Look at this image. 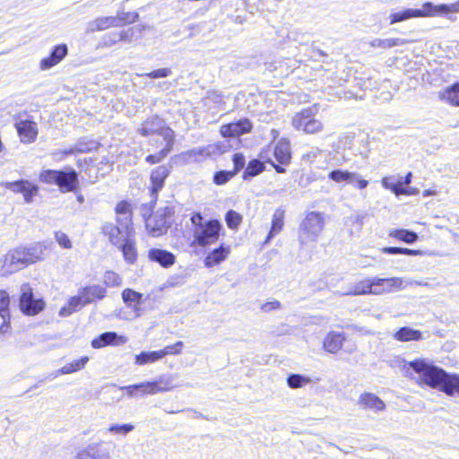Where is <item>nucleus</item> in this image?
I'll list each match as a JSON object with an SVG mask.
<instances>
[{"mask_svg":"<svg viewBox=\"0 0 459 459\" xmlns=\"http://www.w3.org/2000/svg\"><path fill=\"white\" fill-rule=\"evenodd\" d=\"M88 361H89V358L87 356H83L79 359L74 360L73 362L65 365L58 370L49 374L44 379L39 380V383L36 384L35 385L31 386L30 389L38 387L39 384L44 382L45 380H48V379L53 380L56 377H57L59 375L71 374V373L76 372V371L83 368Z\"/></svg>","mask_w":459,"mask_h":459,"instance_id":"6ab92c4d","label":"nucleus"},{"mask_svg":"<svg viewBox=\"0 0 459 459\" xmlns=\"http://www.w3.org/2000/svg\"><path fill=\"white\" fill-rule=\"evenodd\" d=\"M45 301L42 298H36L33 289L29 283H24L20 289L19 307L26 316H36L45 308Z\"/></svg>","mask_w":459,"mask_h":459,"instance_id":"9d476101","label":"nucleus"},{"mask_svg":"<svg viewBox=\"0 0 459 459\" xmlns=\"http://www.w3.org/2000/svg\"><path fill=\"white\" fill-rule=\"evenodd\" d=\"M253 125L248 118H242L238 121L221 126V134L223 137H238L251 132Z\"/></svg>","mask_w":459,"mask_h":459,"instance_id":"2eb2a0df","label":"nucleus"},{"mask_svg":"<svg viewBox=\"0 0 459 459\" xmlns=\"http://www.w3.org/2000/svg\"><path fill=\"white\" fill-rule=\"evenodd\" d=\"M116 18L118 19L117 22H119L120 27L126 24L134 23L138 20L139 14L136 12H118Z\"/></svg>","mask_w":459,"mask_h":459,"instance_id":"49530a36","label":"nucleus"},{"mask_svg":"<svg viewBox=\"0 0 459 459\" xmlns=\"http://www.w3.org/2000/svg\"><path fill=\"white\" fill-rule=\"evenodd\" d=\"M363 215H351L346 219V225H351L356 227L357 231H359L363 226Z\"/></svg>","mask_w":459,"mask_h":459,"instance_id":"052dcab7","label":"nucleus"},{"mask_svg":"<svg viewBox=\"0 0 459 459\" xmlns=\"http://www.w3.org/2000/svg\"><path fill=\"white\" fill-rule=\"evenodd\" d=\"M118 41H121V36H119L118 32H111L103 37L105 46L110 47Z\"/></svg>","mask_w":459,"mask_h":459,"instance_id":"680f3d73","label":"nucleus"},{"mask_svg":"<svg viewBox=\"0 0 459 459\" xmlns=\"http://www.w3.org/2000/svg\"><path fill=\"white\" fill-rule=\"evenodd\" d=\"M283 224V212L277 211L273 216L271 229L266 236L265 243L270 242L278 233L281 232Z\"/></svg>","mask_w":459,"mask_h":459,"instance_id":"e433bc0d","label":"nucleus"},{"mask_svg":"<svg viewBox=\"0 0 459 459\" xmlns=\"http://www.w3.org/2000/svg\"><path fill=\"white\" fill-rule=\"evenodd\" d=\"M68 54V48L65 44L55 46L49 56L40 61V68L48 70L60 63Z\"/></svg>","mask_w":459,"mask_h":459,"instance_id":"b1692460","label":"nucleus"},{"mask_svg":"<svg viewBox=\"0 0 459 459\" xmlns=\"http://www.w3.org/2000/svg\"><path fill=\"white\" fill-rule=\"evenodd\" d=\"M390 236L406 244H413L418 240L416 232L404 229L395 230L390 233Z\"/></svg>","mask_w":459,"mask_h":459,"instance_id":"ea45409f","label":"nucleus"},{"mask_svg":"<svg viewBox=\"0 0 459 459\" xmlns=\"http://www.w3.org/2000/svg\"><path fill=\"white\" fill-rule=\"evenodd\" d=\"M175 207L170 202H166L152 215L145 220V226L152 237H160L167 233L174 222Z\"/></svg>","mask_w":459,"mask_h":459,"instance_id":"423d86ee","label":"nucleus"},{"mask_svg":"<svg viewBox=\"0 0 459 459\" xmlns=\"http://www.w3.org/2000/svg\"><path fill=\"white\" fill-rule=\"evenodd\" d=\"M10 296L6 290H0V316L2 319L10 316Z\"/></svg>","mask_w":459,"mask_h":459,"instance_id":"37998d69","label":"nucleus"},{"mask_svg":"<svg viewBox=\"0 0 459 459\" xmlns=\"http://www.w3.org/2000/svg\"><path fill=\"white\" fill-rule=\"evenodd\" d=\"M101 231L108 237L109 242L116 247L134 233L131 220L128 218L121 219L120 217H117V224L105 222L101 227Z\"/></svg>","mask_w":459,"mask_h":459,"instance_id":"6e6552de","label":"nucleus"},{"mask_svg":"<svg viewBox=\"0 0 459 459\" xmlns=\"http://www.w3.org/2000/svg\"><path fill=\"white\" fill-rule=\"evenodd\" d=\"M122 299L127 307L136 310L137 307L141 304L142 294L132 289H126L122 292Z\"/></svg>","mask_w":459,"mask_h":459,"instance_id":"4c0bfd02","label":"nucleus"},{"mask_svg":"<svg viewBox=\"0 0 459 459\" xmlns=\"http://www.w3.org/2000/svg\"><path fill=\"white\" fill-rule=\"evenodd\" d=\"M190 221L194 228V243L199 247H205L215 243L220 237L222 225L217 219L204 221L201 212L192 213Z\"/></svg>","mask_w":459,"mask_h":459,"instance_id":"7ed1b4c3","label":"nucleus"},{"mask_svg":"<svg viewBox=\"0 0 459 459\" xmlns=\"http://www.w3.org/2000/svg\"><path fill=\"white\" fill-rule=\"evenodd\" d=\"M104 282L108 286L114 287L121 285L122 280L117 273L108 271L104 275Z\"/></svg>","mask_w":459,"mask_h":459,"instance_id":"4d7b16f0","label":"nucleus"},{"mask_svg":"<svg viewBox=\"0 0 459 459\" xmlns=\"http://www.w3.org/2000/svg\"><path fill=\"white\" fill-rule=\"evenodd\" d=\"M148 258L163 268H169L176 263L175 255L170 251L161 248H151L148 251Z\"/></svg>","mask_w":459,"mask_h":459,"instance_id":"393cba45","label":"nucleus"},{"mask_svg":"<svg viewBox=\"0 0 459 459\" xmlns=\"http://www.w3.org/2000/svg\"><path fill=\"white\" fill-rule=\"evenodd\" d=\"M116 212L121 219L128 218L132 221L131 218V209H130V204L126 201H121L119 202L116 206Z\"/></svg>","mask_w":459,"mask_h":459,"instance_id":"864d4df0","label":"nucleus"},{"mask_svg":"<svg viewBox=\"0 0 459 459\" xmlns=\"http://www.w3.org/2000/svg\"><path fill=\"white\" fill-rule=\"evenodd\" d=\"M94 449L91 445H88L84 449L79 451L76 455L75 459H92V450Z\"/></svg>","mask_w":459,"mask_h":459,"instance_id":"e2e57ef3","label":"nucleus"},{"mask_svg":"<svg viewBox=\"0 0 459 459\" xmlns=\"http://www.w3.org/2000/svg\"><path fill=\"white\" fill-rule=\"evenodd\" d=\"M40 182L58 186L61 193H77L80 186L79 174L71 167L62 169H44L39 173Z\"/></svg>","mask_w":459,"mask_h":459,"instance_id":"20e7f679","label":"nucleus"},{"mask_svg":"<svg viewBox=\"0 0 459 459\" xmlns=\"http://www.w3.org/2000/svg\"><path fill=\"white\" fill-rule=\"evenodd\" d=\"M382 186L384 188L390 190L396 196L404 195H413L414 192H410L409 189L402 184H400L399 178H396L395 176L385 177L382 178Z\"/></svg>","mask_w":459,"mask_h":459,"instance_id":"c756f323","label":"nucleus"},{"mask_svg":"<svg viewBox=\"0 0 459 459\" xmlns=\"http://www.w3.org/2000/svg\"><path fill=\"white\" fill-rule=\"evenodd\" d=\"M118 19L116 16L100 17L89 23L91 31L104 30L110 27H119Z\"/></svg>","mask_w":459,"mask_h":459,"instance_id":"7c9ffc66","label":"nucleus"},{"mask_svg":"<svg viewBox=\"0 0 459 459\" xmlns=\"http://www.w3.org/2000/svg\"><path fill=\"white\" fill-rule=\"evenodd\" d=\"M265 169V165L258 159L251 160L244 169L242 178L246 181L251 180Z\"/></svg>","mask_w":459,"mask_h":459,"instance_id":"2f4dec72","label":"nucleus"},{"mask_svg":"<svg viewBox=\"0 0 459 459\" xmlns=\"http://www.w3.org/2000/svg\"><path fill=\"white\" fill-rule=\"evenodd\" d=\"M55 238H56V242L63 248H65V249L72 248V242H71L69 237L65 233H64L62 231H56Z\"/></svg>","mask_w":459,"mask_h":459,"instance_id":"bf43d9fd","label":"nucleus"},{"mask_svg":"<svg viewBox=\"0 0 459 459\" xmlns=\"http://www.w3.org/2000/svg\"><path fill=\"white\" fill-rule=\"evenodd\" d=\"M121 390L126 391L129 397L143 396L145 394H155L160 392H165L168 388H162L157 385L155 382H142L134 385L120 387Z\"/></svg>","mask_w":459,"mask_h":459,"instance_id":"4468645a","label":"nucleus"},{"mask_svg":"<svg viewBox=\"0 0 459 459\" xmlns=\"http://www.w3.org/2000/svg\"><path fill=\"white\" fill-rule=\"evenodd\" d=\"M169 128L165 126V121L157 115L148 117L138 129V132L143 136H149L157 134L161 136V133Z\"/></svg>","mask_w":459,"mask_h":459,"instance_id":"a211bd4d","label":"nucleus"},{"mask_svg":"<svg viewBox=\"0 0 459 459\" xmlns=\"http://www.w3.org/2000/svg\"><path fill=\"white\" fill-rule=\"evenodd\" d=\"M273 156L275 160L281 165H289L291 160L290 141L281 138L274 146Z\"/></svg>","mask_w":459,"mask_h":459,"instance_id":"cd10ccee","label":"nucleus"},{"mask_svg":"<svg viewBox=\"0 0 459 459\" xmlns=\"http://www.w3.org/2000/svg\"><path fill=\"white\" fill-rule=\"evenodd\" d=\"M345 337L342 333L330 332L323 342L324 350L329 353H336L342 347Z\"/></svg>","mask_w":459,"mask_h":459,"instance_id":"c85d7f7f","label":"nucleus"},{"mask_svg":"<svg viewBox=\"0 0 459 459\" xmlns=\"http://www.w3.org/2000/svg\"><path fill=\"white\" fill-rule=\"evenodd\" d=\"M324 227V214L319 212H309L299 225V240L300 245L316 241Z\"/></svg>","mask_w":459,"mask_h":459,"instance_id":"0eeeda50","label":"nucleus"},{"mask_svg":"<svg viewBox=\"0 0 459 459\" xmlns=\"http://www.w3.org/2000/svg\"><path fill=\"white\" fill-rule=\"evenodd\" d=\"M452 13H459V1L450 4H434L432 2H425L421 8L404 9L400 12L391 13L389 18L390 24H394L411 18L441 16Z\"/></svg>","mask_w":459,"mask_h":459,"instance_id":"f03ea898","label":"nucleus"},{"mask_svg":"<svg viewBox=\"0 0 459 459\" xmlns=\"http://www.w3.org/2000/svg\"><path fill=\"white\" fill-rule=\"evenodd\" d=\"M91 445L94 447L91 451L92 459H108L110 457L108 449L103 446V442L91 443Z\"/></svg>","mask_w":459,"mask_h":459,"instance_id":"3c124183","label":"nucleus"},{"mask_svg":"<svg viewBox=\"0 0 459 459\" xmlns=\"http://www.w3.org/2000/svg\"><path fill=\"white\" fill-rule=\"evenodd\" d=\"M51 244V242L43 241L33 243L29 247H23L29 264L43 260Z\"/></svg>","mask_w":459,"mask_h":459,"instance_id":"4be33fe9","label":"nucleus"},{"mask_svg":"<svg viewBox=\"0 0 459 459\" xmlns=\"http://www.w3.org/2000/svg\"><path fill=\"white\" fill-rule=\"evenodd\" d=\"M4 188L15 193L22 194L26 204H30L33 197L39 192V186L27 179H19L13 182H2L0 184Z\"/></svg>","mask_w":459,"mask_h":459,"instance_id":"f8f14e48","label":"nucleus"},{"mask_svg":"<svg viewBox=\"0 0 459 459\" xmlns=\"http://www.w3.org/2000/svg\"><path fill=\"white\" fill-rule=\"evenodd\" d=\"M408 366L419 375L423 384L448 396L459 397V374L448 373L442 368L427 363L425 359H414L408 362Z\"/></svg>","mask_w":459,"mask_h":459,"instance_id":"f257e3e1","label":"nucleus"},{"mask_svg":"<svg viewBox=\"0 0 459 459\" xmlns=\"http://www.w3.org/2000/svg\"><path fill=\"white\" fill-rule=\"evenodd\" d=\"M15 128L22 143H33L38 135V126L30 120H21L15 123Z\"/></svg>","mask_w":459,"mask_h":459,"instance_id":"5701e85b","label":"nucleus"},{"mask_svg":"<svg viewBox=\"0 0 459 459\" xmlns=\"http://www.w3.org/2000/svg\"><path fill=\"white\" fill-rule=\"evenodd\" d=\"M309 382L308 377L299 374H290L287 377V384L290 388H299Z\"/></svg>","mask_w":459,"mask_h":459,"instance_id":"a18cd8bd","label":"nucleus"},{"mask_svg":"<svg viewBox=\"0 0 459 459\" xmlns=\"http://www.w3.org/2000/svg\"><path fill=\"white\" fill-rule=\"evenodd\" d=\"M233 177L234 173L231 170H219L213 175V183L217 186H222L228 183Z\"/></svg>","mask_w":459,"mask_h":459,"instance_id":"09e8293b","label":"nucleus"},{"mask_svg":"<svg viewBox=\"0 0 459 459\" xmlns=\"http://www.w3.org/2000/svg\"><path fill=\"white\" fill-rule=\"evenodd\" d=\"M60 153H61V157H58L56 158V160L58 161H62L65 160V158L68 155H73V154H76L78 153L77 151H76V148H75V145L74 144L73 146H71L70 148L68 149H65L63 151H60Z\"/></svg>","mask_w":459,"mask_h":459,"instance_id":"338daca9","label":"nucleus"},{"mask_svg":"<svg viewBox=\"0 0 459 459\" xmlns=\"http://www.w3.org/2000/svg\"><path fill=\"white\" fill-rule=\"evenodd\" d=\"M155 383H157V385L162 387V388H168L166 391L169 390L170 389V385L172 383V379L169 376H160L156 381H154Z\"/></svg>","mask_w":459,"mask_h":459,"instance_id":"69168bd1","label":"nucleus"},{"mask_svg":"<svg viewBox=\"0 0 459 459\" xmlns=\"http://www.w3.org/2000/svg\"><path fill=\"white\" fill-rule=\"evenodd\" d=\"M172 74V71L170 68H160L157 70H153L150 73L143 74V76L148 77L150 79H158V78H165L170 76Z\"/></svg>","mask_w":459,"mask_h":459,"instance_id":"5fc2aeb1","label":"nucleus"},{"mask_svg":"<svg viewBox=\"0 0 459 459\" xmlns=\"http://www.w3.org/2000/svg\"><path fill=\"white\" fill-rule=\"evenodd\" d=\"M78 293L83 299L84 304L89 305L96 300H101L107 296L105 287L99 284H92L79 289Z\"/></svg>","mask_w":459,"mask_h":459,"instance_id":"aec40b11","label":"nucleus"},{"mask_svg":"<svg viewBox=\"0 0 459 459\" xmlns=\"http://www.w3.org/2000/svg\"><path fill=\"white\" fill-rule=\"evenodd\" d=\"M328 178L336 183L345 182L353 185L359 189H365L368 185V181L363 179L359 173L348 170L333 169L328 174Z\"/></svg>","mask_w":459,"mask_h":459,"instance_id":"ddd939ff","label":"nucleus"},{"mask_svg":"<svg viewBox=\"0 0 459 459\" xmlns=\"http://www.w3.org/2000/svg\"><path fill=\"white\" fill-rule=\"evenodd\" d=\"M126 337L117 334L116 332H105L91 341L94 349H100L108 345H120L126 343Z\"/></svg>","mask_w":459,"mask_h":459,"instance_id":"412c9836","label":"nucleus"},{"mask_svg":"<svg viewBox=\"0 0 459 459\" xmlns=\"http://www.w3.org/2000/svg\"><path fill=\"white\" fill-rule=\"evenodd\" d=\"M10 318L11 316H9L8 318L3 319V323L0 325V334L9 333L11 329Z\"/></svg>","mask_w":459,"mask_h":459,"instance_id":"774afa93","label":"nucleus"},{"mask_svg":"<svg viewBox=\"0 0 459 459\" xmlns=\"http://www.w3.org/2000/svg\"><path fill=\"white\" fill-rule=\"evenodd\" d=\"M402 283L403 281L400 278L367 279L353 285L346 294L353 296L366 294L379 295L400 288Z\"/></svg>","mask_w":459,"mask_h":459,"instance_id":"39448f33","label":"nucleus"},{"mask_svg":"<svg viewBox=\"0 0 459 459\" xmlns=\"http://www.w3.org/2000/svg\"><path fill=\"white\" fill-rule=\"evenodd\" d=\"M158 351H142L134 356V363L138 366H144L160 360Z\"/></svg>","mask_w":459,"mask_h":459,"instance_id":"a19ab883","label":"nucleus"},{"mask_svg":"<svg viewBox=\"0 0 459 459\" xmlns=\"http://www.w3.org/2000/svg\"><path fill=\"white\" fill-rule=\"evenodd\" d=\"M227 226L231 230H236L242 221V216L234 210H230L225 214Z\"/></svg>","mask_w":459,"mask_h":459,"instance_id":"c03bdc74","label":"nucleus"},{"mask_svg":"<svg viewBox=\"0 0 459 459\" xmlns=\"http://www.w3.org/2000/svg\"><path fill=\"white\" fill-rule=\"evenodd\" d=\"M134 429V426L131 423L112 424L108 427V431L113 434L126 436Z\"/></svg>","mask_w":459,"mask_h":459,"instance_id":"8fccbe9b","label":"nucleus"},{"mask_svg":"<svg viewBox=\"0 0 459 459\" xmlns=\"http://www.w3.org/2000/svg\"><path fill=\"white\" fill-rule=\"evenodd\" d=\"M399 342L419 341L422 338L421 332L408 326L399 328L394 334Z\"/></svg>","mask_w":459,"mask_h":459,"instance_id":"f704fd0d","label":"nucleus"},{"mask_svg":"<svg viewBox=\"0 0 459 459\" xmlns=\"http://www.w3.org/2000/svg\"><path fill=\"white\" fill-rule=\"evenodd\" d=\"M359 403L366 409H374L376 411H382L385 405L384 402L376 394L371 393H364L359 397Z\"/></svg>","mask_w":459,"mask_h":459,"instance_id":"72a5a7b5","label":"nucleus"},{"mask_svg":"<svg viewBox=\"0 0 459 459\" xmlns=\"http://www.w3.org/2000/svg\"><path fill=\"white\" fill-rule=\"evenodd\" d=\"M281 302L278 300L265 302L261 306V310L265 313H269L273 310L281 308Z\"/></svg>","mask_w":459,"mask_h":459,"instance_id":"0e129e2a","label":"nucleus"},{"mask_svg":"<svg viewBox=\"0 0 459 459\" xmlns=\"http://www.w3.org/2000/svg\"><path fill=\"white\" fill-rule=\"evenodd\" d=\"M169 174V169L165 165L159 166L158 168L152 171V187L150 191L152 199L151 201V204L156 203L158 193L164 186L165 180L168 178Z\"/></svg>","mask_w":459,"mask_h":459,"instance_id":"f3484780","label":"nucleus"},{"mask_svg":"<svg viewBox=\"0 0 459 459\" xmlns=\"http://www.w3.org/2000/svg\"><path fill=\"white\" fill-rule=\"evenodd\" d=\"M321 153V150L317 147L311 148L310 151L305 152L301 156V160L311 164L316 160V159L318 157V155Z\"/></svg>","mask_w":459,"mask_h":459,"instance_id":"13d9d810","label":"nucleus"},{"mask_svg":"<svg viewBox=\"0 0 459 459\" xmlns=\"http://www.w3.org/2000/svg\"><path fill=\"white\" fill-rule=\"evenodd\" d=\"M67 305L70 307V309L74 313L79 311L82 307L86 306L79 293L74 297H71L68 299Z\"/></svg>","mask_w":459,"mask_h":459,"instance_id":"6e6d98bb","label":"nucleus"},{"mask_svg":"<svg viewBox=\"0 0 459 459\" xmlns=\"http://www.w3.org/2000/svg\"><path fill=\"white\" fill-rule=\"evenodd\" d=\"M441 99L453 106H459V82H455L441 93Z\"/></svg>","mask_w":459,"mask_h":459,"instance_id":"58836bf2","label":"nucleus"},{"mask_svg":"<svg viewBox=\"0 0 459 459\" xmlns=\"http://www.w3.org/2000/svg\"><path fill=\"white\" fill-rule=\"evenodd\" d=\"M231 160L233 162V169L232 173L236 176L243 169L246 168V158L241 152H236L232 155Z\"/></svg>","mask_w":459,"mask_h":459,"instance_id":"603ef678","label":"nucleus"},{"mask_svg":"<svg viewBox=\"0 0 459 459\" xmlns=\"http://www.w3.org/2000/svg\"><path fill=\"white\" fill-rule=\"evenodd\" d=\"M318 108L316 106L303 108L292 118V126L295 129L303 131L306 134H316L323 130L321 121L316 119Z\"/></svg>","mask_w":459,"mask_h":459,"instance_id":"1a4fd4ad","label":"nucleus"},{"mask_svg":"<svg viewBox=\"0 0 459 459\" xmlns=\"http://www.w3.org/2000/svg\"><path fill=\"white\" fill-rule=\"evenodd\" d=\"M184 343L181 341L177 342L176 343L172 345H168L164 347L162 350L158 351V353L160 354V359H163L167 355H178L180 354L181 349L183 348Z\"/></svg>","mask_w":459,"mask_h":459,"instance_id":"de8ad7c7","label":"nucleus"},{"mask_svg":"<svg viewBox=\"0 0 459 459\" xmlns=\"http://www.w3.org/2000/svg\"><path fill=\"white\" fill-rule=\"evenodd\" d=\"M383 253L388 255H417L420 254V250L406 248V247H386L382 249Z\"/></svg>","mask_w":459,"mask_h":459,"instance_id":"79ce46f5","label":"nucleus"},{"mask_svg":"<svg viewBox=\"0 0 459 459\" xmlns=\"http://www.w3.org/2000/svg\"><path fill=\"white\" fill-rule=\"evenodd\" d=\"M409 43V40L400 38L392 39H375L369 42L372 48H380L383 49L392 48L397 46H403Z\"/></svg>","mask_w":459,"mask_h":459,"instance_id":"c9c22d12","label":"nucleus"},{"mask_svg":"<svg viewBox=\"0 0 459 459\" xmlns=\"http://www.w3.org/2000/svg\"><path fill=\"white\" fill-rule=\"evenodd\" d=\"M29 265L23 247L10 250L0 258V275L12 274Z\"/></svg>","mask_w":459,"mask_h":459,"instance_id":"9b49d317","label":"nucleus"},{"mask_svg":"<svg viewBox=\"0 0 459 459\" xmlns=\"http://www.w3.org/2000/svg\"><path fill=\"white\" fill-rule=\"evenodd\" d=\"M230 253V246H226L224 244L220 245L219 247L214 248L212 251L208 253V255L204 258V265L207 268H212L215 265L222 263L229 256Z\"/></svg>","mask_w":459,"mask_h":459,"instance_id":"a878e982","label":"nucleus"},{"mask_svg":"<svg viewBox=\"0 0 459 459\" xmlns=\"http://www.w3.org/2000/svg\"><path fill=\"white\" fill-rule=\"evenodd\" d=\"M117 247L122 252L123 257L128 264H134L136 262L138 253L135 246L134 233L121 242L120 245H117Z\"/></svg>","mask_w":459,"mask_h":459,"instance_id":"bb28decb","label":"nucleus"},{"mask_svg":"<svg viewBox=\"0 0 459 459\" xmlns=\"http://www.w3.org/2000/svg\"><path fill=\"white\" fill-rule=\"evenodd\" d=\"M161 136L166 143L163 149L154 154H149L145 157V161L150 164H156L163 160L172 151L175 143V133L171 128L161 133Z\"/></svg>","mask_w":459,"mask_h":459,"instance_id":"dca6fc26","label":"nucleus"},{"mask_svg":"<svg viewBox=\"0 0 459 459\" xmlns=\"http://www.w3.org/2000/svg\"><path fill=\"white\" fill-rule=\"evenodd\" d=\"M78 153H88L98 151L100 143L90 136L79 138L74 143Z\"/></svg>","mask_w":459,"mask_h":459,"instance_id":"473e14b6","label":"nucleus"}]
</instances>
